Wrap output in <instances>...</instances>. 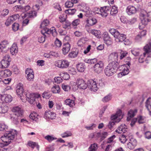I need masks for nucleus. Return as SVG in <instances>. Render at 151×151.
I'll use <instances>...</instances> for the list:
<instances>
[{
  "label": "nucleus",
  "instance_id": "20e7f679",
  "mask_svg": "<svg viewBox=\"0 0 151 151\" xmlns=\"http://www.w3.org/2000/svg\"><path fill=\"white\" fill-rule=\"evenodd\" d=\"M7 135H4L1 137V140L3 142L4 141H10L13 140L15 136L17 135V131L14 129H12L7 132Z\"/></svg>",
  "mask_w": 151,
  "mask_h": 151
},
{
  "label": "nucleus",
  "instance_id": "3c124183",
  "mask_svg": "<svg viewBox=\"0 0 151 151\" xmlns=\"http://www.w3.org/2000/svg\"><path fill=\"white\" fill-rule=\"evenodd\" d=\"M98 147L97 145L94 143L93 144H92L89 148V151H95Z\"/></svg>",
  "mask_w": 151,
  "mask_h": 151
},
{
  "label": "nucleus",
  "instance_id": "7ed1b4c3",
  "mask_svg": "<svg viewBox=\"0 0 151 151\" xmlns=\"http://www.w3.org/2000/svg\"><path fill=\"white\" fill-rule=\"evenodd\" d=\"M109 32L119 42H123L126 39V35L120 33L117 30L114 29H110L109 30Z\"/></svg>",
  "mask_w": 151,
  "mask_h": 151
},
{
  "label": "nucleus",
  "instance_id": "a878e982",
  "mask_svg": "<svg viewBox=\"0 0 151 151\" xmlns=\"http://www.w3.org/2000/svg\"><path fill=\"white\" fill-rule=\"evenodd\" d=\"M37 15L36 12L34 11H31L29 12H27L26 13L23 14L22 15V18L27 17L28 18H32L35 17Z\"/></svg>",
  "mask_w": 151,
  "mask_h": 151
},
{
  "label": "nucleus",
  "instance_id": "c85d7f7f",
  "mask_svg": "<svg viewBox=\"0 0 151 151\" xmlns=\"http://www.w3.org/2000/svg\"><path fill=\"white\" fill-rule=\"evenodd\" d=\"M18 47L17 45L13 44L10 48V52L12 55H15L18 52Z\"/></svg>",
  "mask_w": 151,
  "mask_h": 151
},
{
  "label": "nucleus",
  "instance_id": "0eeeda50",
  "mask_svg": "<svg viewBox=\"0 0 151 151\" xmlns=\"http://www.w3.org/2000/svg\"><path fill=\"white\" fill-rule=\"evenodd\" d=\"M25 95L27 100L31 104H34L35 99L40 96L38 93H32L28 91L26 92Z\"/></svg>",
  "mask_w": 151,
  "mask_h": 151
},
{
  "label": "nucleus",
  "instance_id": "5701e85b",
  "mask_svg": "<svg viewBox=\"0 0 151 151\" xmlns=\"http://www.w3.org/2000/svg\"><path fill=\"white\" fill-rule=\"evenodd\" d=\"M8 106L4 103H0V113L4 114L7 112Z\"/></svg>",
  "mask_w": 151,
  "mask_h": 151
},
{
  "label": "nucleus",
  "instance_id": "ea45409f",
  "mask_svg": "<svg viewBox=\"0 0 151 151\" xmlns=\"http://www.w3.org/2000/svg\"><path fill=\"white\" fill-rule=\"evenodd\" d=\"M84 61L88 63L92 64H96L97 63V60L96 58H93L91 59H86Z\"/></svg>",
  "mask_w": 151,
  "mask_h": 151
},
{
  "label": "nucleus",
  "instance_id": "cd10ccee",
  "mask_svg": "<svg viewBox=\"0 0 151 151\" xmlns=\"http://www.w3.org/2000/svg\"><path fill=\"white\" fill-rule=\"evenodd\" d=\"M145 106L149 111V114L151 116V98H149L146 101Z\"/></svg>",
  "mask_w": 151,
  "mask_h": 151
},
{
  "label": "nucleus",
  "instance_id": "c756f323",
  "mask_svg": "<svg viewBox=\"0 0 151 151\" xmlns=\"http://www.w3.org/2000/svg\"><path fill=\"white\" fill-rule=\"evenodd\" d=\"M146 31L145 30L142 31L139 34L137 35L135 38V40L136 41H140L142 38L146 35Z\"/></svg>",
  "mask_w": 151,
  "mask_h": 151
},
{
  "label": "nucleus",
  "instance_id": "f257e3e1",
  "mask_svg": "<svg viewBox=\"0 0 151 151\" xmlns=\"http://www.w3.org/2000/svg\"><path fill=\"white\" fill-rule=\"evenodd\" d=\"M117 62L112 61L108 64L104 70V73L107 76H112L116 71L118 67Z\"/></svg>",
  "mask_w": 151,
  "mask_h": 151
},
{
  "label": "nucleus",
  "instance_id": "58836bf2",
  "mask_svg": "<svg viewBox=\"0 0 151 151\" xmlns=\"http://www.w3.org/2000/svg\"><path fill=\"white\" fill-rule=\"evenodd\" d=\"M65 104L69 106H73L75 105L74 101L70 99H68L65 100Z\"/></svg>",
  "mask_w": 151,
  "mask_h": 151
},
{
  "label": "nucleus",
  "instance_id": "774afa93",
  "mask_svg": "<svg viewBox=\"0 0 151 151\" xmlns=\"http://www.w3.org/2000/svg\"><path fill=\"white\" fill-rule=\"evenodd\" d=\"M9 12V11L8 9H4L1 12V17H4L7 15Z\"/></svg>",
  "mask_w": 151,
  "mask_h": 151
},
{
  "label": "nucleus",
  "instance_id": "bb28decb",
  "mask_svg": "<svg viewBox=\"0 0 151 151\" xmlns=\"http://www.w3.org/2000/svg\"><path fill=\"white\" fill-rule=\"evenodd\" d=\"M56 116V114L52 112L48 111L45 113V117L48 119H53Z\"/></svg>",
  "mask_w": 151,
  "mask_h": 151
},
{
  "label": "nucleus",
  "instance_id": "8fccbe9b",
  "mask_svg": "<svg viewBox=\"0 0 151 151\" xmlns=\"http://www.w3.org/2000/svg\"><path fill=\"white\" fill-rule=\"evenodd\" d=\"M76 10L75 9H70L65 11L66 13L69 14L73 15L76 12Z\"/></svg>",
  "mask_w": 151,
  "mask_h": 151
},
{
  "label": "nucleus",
  "instance_id": "412c9836",
  "mask_svg": "<svg viewBox=\"0 0 151 151\" xmlns=\"http://www.w3.org/2000/svg\"><path fill=\"white\" fill-rule=\"evenodd\" d=\"M109 10V7L107 6H105L99 9L100 13V14L104 17H106L108 15V12Z\"/></svg>",
  "mask_w": 151,
  "mask_h": 151
},
{
  "label": "nucleus",
  "instance_id": "13d9d810",
  "mask_svg": "<svg viewBox=\"0 0 151 151\" xmlns=\"http://www.w3.org/2000/svg\"><path fill=\"white\" fill-rule=\"evenodd\" d=\"M45 138L48 141H52L57 139V138L52 136L48 135L45 137Z\"/></svg>",
  "mask_w": 151,
  "mask_h": 151
},
{
  "label": "nucleus",
  "instance_id": "aec40b11",
  "mask_svg": "<svg viewBox=\"0 0 151 151\" xmlns=\"http://www.w3.org/2000/svg\"><path fill=\"white\" fill-rule=\"evenodd\" d=\"M122 72L118 74L119 77H121L128 74L129 72V70L126 65H122Z\"/></svg>",
  "mask_w": 151,
  "mask_h": 151
},
{
  "label": "nucleus",
  "instance_id": "6ab92c4d",
  "mask_svg": "<svg viewBox=\"0 0 151 151\" xmlns=\"http://www.w3.org/2000/svg\"><path fill=\"white\" fill-rule=\"evenodd\" d=\"M70 47V45L69 43H66L64 44L62 49L63 54L64 55L67 54L69 51Z\"/></svg>",
  "mask_w": 151,
  "mask_h": 151
},
{
  "label": "nucleus",
  "instance_id": "680f3d73",
  "mask_svg": "<svg viewBox=\"0 0 151 151\" xmlns=\"http://www.w3.org/2000/svg\"><path fill=\"white\" fill-rule=\"evenodd\" d=\"M23 7L20 5L15 6L14 7V10L16 11L22 10Z\"/></svg>",
  "mask_w": 151,
  "mask_h": 151
},
{
  "label": "nucleus",
  "instance_id": "b1692460",
  "mask_svg": "<svg viewBox=\"0 0 151 151\" xmlns=\"http://www.w3.org/2000/svg\"><path fill=\"white\" fill-rule=\"evenodd\" d=\"M104 43L108 45L111 44L112 41L111 39L108 35L107 33H106L103 37Z\"/></svg>",
  "mask_w": 151,
  "mask_h": 151
},
{
  "label": "nucleus",
  "instance_id": "a18cd8bd",
  "mask_svg": "<svg viewBox=\"0 0 151 151\" xmlns=\"http://www.w3.org/2000/svg\"><path fill=\"white\" fill-rule=\"evenodd\" d=\"M28 145L33 148L35 147H36L39 150V146L35 142H28Z\"/></svg>",
  "mask_w": 151,
  "mask_h": 151
},
{
  "label": "nucleus",
  "instance_id": "5fc2aeb1",
  "mask_svg": "<svg viewBox=\"0 0 151 151\" xmlns=\"http://www.w3.org/2000/svg\"><path fill=\"white\" fill-rule=\"evenodd\" d=\"M19 24L16 23H14L12 26V29L14 31H17L19 29Z\"/></svg>",
  "mask_w": 151,
  "mask_h": 151
},
{
  "label": "nucleus",
  "instance_id": "a19ab883",
  "mask_svg": "<svg viewBox=\"0 0 151 151\" xmlns=\"http://www.w3.org/2000/svg\"><path fill=\"white\" fill-rule=\"evenodd\" d=\"M8 129V126L4 123H0V131H3L7 130Z\"/></svg>",
  "mask_w": 151,
  "mask_h": 151
},
{
  "label": "nucleus",
  "instance_id": "79ce46f5",
  "mask_svg": "<svg viewBox=\"0 0 151 151\" xmlns=\"http://www.w3.org/2000/svg\"><path fill=\"white\" fill-rule=\"evenodd\" d=\"M136 145V142H129L127 144V147L130 149H132L135 147Z\"/></svg>",
  "mask_w": 151,
  "mask_h": 151
},
{
  "label": "nucleus",
  "instance_id": "39448f33",
  "mask_svg": "<svg viewBox=\"0 0 151 151\" xmlns=\"http://www.w3.org/2000/svg\"><path fill=\"white\" fill-rule=\"evenodd\" d=\"M139 16L141 22L144 25H147L150 21L148 13L145 10H141Z\"/></svg>",
  "mask_w": 151,
  "mask_h": 151
},
{
  "label": "nucleus",
  "instance_id": "de8ad7c7",
  "mask_svg": "<svg viewBox=\"0 0 151 151\" xmlns=\"http://www.w3.org/2000/svg\"><path fill=\"white\" fill-rule=\"evenodd\" d=\"M29 116L32 119L36 121L37 119V114L35 112H32L31 114Z\"/></svg>",
  "mask_w": 151,
  "mask_h": 151
},
{
  "label": "nucleus",
  "instance_id": "f704fd0d",
  "mask_svg": "<svg viewBox=\"0 0 151 151\" xmlns=\"http://www.w3.org/2000/svg\"><path fill=\"white\" fill-rule=\"evenodd\" d=\"M49 24V21L47 19H45L41 23L40 27L41 28L44 29L45 27L48 26Z\"/></svg>",
  "mask_w": 151,
  "mask_h": 151
},
{
  "label": "nucleus",
  "instance_id": "f03ea898",
  "mask_svg": "<svg viewBox=\"0 0 151 151\" xmlns=\"http://www.w3.org/2000/svg\"><path fill=\"white\" fill-rule=\"evenodd\" d=\"M12 111L14 114L11 115V119L14 123H17L18 122V118L23 115V110L20 107L15 106L12 108Z\"/></svg>",
  "mask_w": 151,
  "mask_h": 151
},
{
  "label": "nucleus",
  "instance_id": "4c0bfd02",
  "mask_svg": "<svg viewBox=\"0 0 151 151\" xmlns=\"http://www.w3.org/2000/svg\"><path fill=\"white\" fill-rule=\"evenodd\" d=\"M91 33L98 38L101 37V32L100 31L96 30H92L91 31Z\"/></svg>",
  "mask_w": 151,
  "mask_h": 151
},
{
  "label": "nucleus",
  "instance_id": "72a5a7b5",
  "mask_svg": "<svg viewBox=\"0 0 151 151\" xmlns=\"http://www.w3.org/2000/svg\"><path fill=\"white\" fill-rule=\"evenodd\" d=\"M52 92L54 93H59L60 92V87L58 86H54L51 88Z\"/></svg>",
  "mask_w": 151,
  "mask_h": 151
},
{
  "label": "nucleus",
  "instance_id": "c03bdc74",
  "mask_svg": "<svg viewBox=\"0 0 151 151\" xmlns=\"http://www.w3.org/2000/svg\"><path fill=\"white\" fill-rule=\"evenodd\" d=\"M143 50L144 51L143 53H145V54H147V55L151 50V48L149 47L148 45L146 44L144 47Z\"/></svg>",
  "mask_w": 151,
  "mask_h": 151
},
{
  "label": "nucleus",
  "instance_id": "603ef678",
  "mask_svg": "<svg viewBox=\"0 0 151 151\" xmlns=\"http://www.w3.org/2000/svg\"><path fill=\"white\" fill-rule=\"evenodd\" d=\"M55 46L58 47H60L62 44L61 42L58 38H56L55 42Z\"/></svg>",
  "mask_w": 151,
  "mask_h": 151
},
{
  "label": "nucleus",
  "instance_id": "49530a36",
  "mask_svg": "<svg viewBox=\"0 0 151 151\" xmlns=\"http://www.w3.org/2000/svg\"><path fill=\"white\" fill-rule=\"evenodd\" d=\"M60 75L65 80H68L70 78L69 75L67 73L62 72L60 74Z\"/></svg>",
  "mask_w": 151,
  "mask_h": 151
},
{
  "label": "nucleus",
  "instance_id": "4d7b16f0",
  "mask_svg": "<svg viewBox=\"0 0 151 151\" xmlns=\"http://www.w3.org/2000/svg\"><path fill=\"white\" fill-rule=\"evenodd\" d=\"M12 19L10 17L8 18L5 23V24L6 26H8L13 22V21Z\"/></svg>",
  "mask_w": 151,
  "mask_h": 151
},
{
  "label": "nucleus",
  "instance_id": "9b49d317",
  "mask_svg": "<svg viewBox=\"0 0 151 151\" xmlns=\"http://www.w3.org/2000/svg\"><path fill=\"white\" fill-rule=\"evenodd\" d=\"M104 68V63L101 61H99L93 67L94 71L98 73H100Z\"/></svg>",
  "mask_w": 151,
  "mask_h": 151
},
{
  "label": "nucleus",
  "instance_id": "e433bc0d",
  "mask_svg": "<svg viewBox=\"0 0 151 151\" xmlns=\"http://www.w3.org/2000/svg\"><path fill=\"white\" fill-rule=\"evenodd\" d=\"M118 12L117 7L115 6H113L110 11V14L112 16H114Z\"/></svg>",
  "mask_w": 151,
  "mask_h": 151
},
{
  "label": "nucleus",
  "instance_id": "0e129e2a",
  "mask_svg": "<svg viewBox=\"0 0 151 151\" xmlns=\"http://www.w3.org/2000/svg\"><path fill=\"white\" fill-rule=\"evenodd\" d=\"M73 4L72 2L67 1L65 3V6L67 8H70L73 6Z\"/></svg>",
  "mask_w": 151,
  "mask_h": 151
},
{
  "label": "nucleus",
  "instance_id": "393cba45",
  "mask_svg": "<svg viewBox=\"0 0 151 151\" xmlns=\"http://www.w3.org/2000/svg\"><path fill=\"white\" fill-rule=\"evenodd\" d=\"M127 126L124 124L119 126L116 131L119 133H121L122 132L125 133L127 131Z\"/></svg>",
  "mask_w": 151,
  "mask_h": 151
},
{
  "label": "nucleus",
  "instance_id": "338daca9",
  "mask_svg": "<svg viewBox=\"0 0 151 151\" xmlns=\"http://www.w3.org/2000/svg\"><path fill=\"white\" fill-rule=\"evenodd\" d=\"M80 20L79 19H77L74 20L72 22V24L73 26H76L80 24Z\"/></svg>",
  "mask_w": 151,
  "mask_h": 151
},
{
  "label": "nucleus",
  "instance_id": "f3484780",
  "mask_svg": "<svg viewBox=\"0 0 151 151\" xmlns=\"http://www.w3.org/2000/svg\"><path fill=\"white\" fill-rule=\"evenodd\" d=\"M86 27L91 26L97 23V20L94 18L89 17L86 20Z\"/></svg>",
  "mask_w": 151,
  "mask_h": 151
},
{
  "label": "nucleus",
  "instance_id": "2f4dec72",
  "mask_svg": "<svg viewBox=\"0 0 151 151\" xmlns=\"http://www.w3.org/2000/svg\"><path fill=\"white\" fill-rule=\"evenodd\" d=\"M137 121L139 124L144 123L146 122V118L145 116L141 115H139L136 118Z\"/></svg>",
  "mask_w": 151,
  "mask_h": 151
},
{
  "label": "nucleus",
  "instance_id": "c9c22d12",
  "mask_svg": "<svg viewBox=\"0 0 151 151\" xmlns=\"http://www.w3.org/2000/svg\"><path fill=\"white\" fill-rule=\"evenodd\" d=\"M78 53V50L76 49L75 51H73L70 52L68 56L70 58H74L76 57Z\"/></svg>",
  "mask_w": 151,
  "mask_h": 151
},
{
  "label": "nucleus",
  "instance_id": "bf43d9fd",
  "mask_svg": "<svg viewBox=\"0 0 151 151\" xmlns=\"http://www.w3.org/2000/svg\"><path fill=\"white\" fill-rule=\"evenodd\" d=\"M59 21L60 22H63L65 21L66 19L65 15V14H62L59 17Z\"/></svg>",
  "mask_w": 151,
  "mask_h": 151
},
{
  "label": "nucleus",
  "instance_id": "ddd939ff",
  "mask_svg": "<svg viewBox=\"0 0 151 151\" xmlns=\"http://www.w3.org/2000/svg\"><path fill=\"white\" fill-rule=\"evenodd\" d=\"M122 117L123 115L120 110H119L115 115L111 116L112 119L115 120V121L116 122H119Z\"/></svg>",
  "mask_w": 151,
  "mask_h": 151
},
{
  "label": "nucleus",
  "instance_id": "dca6fc26",
  "mask_svg": "<svg viewBox=\"0 0 151 151\" xmlns=\"http://www.w3.org/2000/svg\"><path fill=\"white\" fill-rule=\"evenodd\" d=\"M137 11V9L135 6L132 5L128 6L126 9V12L129 15L135 14Z\"/></svg>",
  "mask_w": 151,
  "mask_h": 151
},
{
  "label": "nucleus",
  "instance_id": "864d4df0",
  "mask_svg": "<svg viewBox=\"0 0 151 151\" xmlns=\"http://www.w3.org/2000/svg\"><path fill=\"white\" fill-rule=\"evenodd\" d=\"M146 55L145 53H143L142 55H140L139 59V63H142L145 61Z\"/></svg>",
  "mask_w": 151,
  "mask_h": 151
},
{
  "label": "nucleus",
  "instance_id": "1a4fd4ad",
  "mask_svg": "<svg viewBox=\"0 0 151 151\" xmlns=\"http://www.w3.org/2000/svg\"><path fill=\"white\" fill-rule=\"evenodd\" d=\"M24 89L23 88V84L21 83H19L17 87L16 92L17 94L20 96L21 97V99L22 100V102H25V99L24 97H23L22 96L24 92Z\"/></svg>",
  "mask_w": 151,
  "mask_h": 151
},
{
  "label": "nucleus",
  "instance_id": "6e6552de",
  "mask_svg": "<svg viewBox=\"0 0 151 151\" xmlns=\"http://www.w3.org/2000/svg\"><path fill=\"white\" fill-rule=\"evenodd\" d=\"M55 66L59 68H65L68 67L69 65V62L65 60H58L55 62Z\"/></svg>",
  "mask_w": 151,
  "mask_h": 151
},
{
  "label": "nucleus",
  "instance_id": "2eb2a0df",
  "mask_svg": "<svg viewBox=\"0 0 151 151\" xmlns=\"http://www.w3.org/2000/svg\"><path fill=\"white\" fill-rule=\"evenodd\" d=\"M88 86L89 88L92 91H96L98 90L96 83L94 80L91 79L89 81Z\"/></svg>",
  "mask_w": 151,
  "mask_h": 151
},
{
  "label": "nucleus",
  "instance_id": "473e14b6",
  "mask_svg": "<svg viewBox=\"0 0 151 151\" xmlns=\"http://www.w3.org/2000/svg\"><path fill=\"white\" fill-rule=\"evenodd\" d=\"M137 112V109L130 110L128 113V115L130 118L133 117L135 116Z\"/></svg>",
  "mask_w": 151,
  "mask_h": 151
},
{
  "label": "nucleus",
  "instance_id": "37998d69",
  "mask_svg": "<svg viewBox=\"0 0 151 151\" xmlns=\"http://www.w3.org/2000/svg\"><path fill=\"white\" fill-rule=\"evenodd\" d=\"M77 68L78 71L82 72L84 71L85 68L82 64L80 63L77 65Z\"/></svg>",
  "mask_w": 151,
  "mask_h": 151
},
{
  "label": "nucleus",
  "instance_id": "052dcab7",
  "mask_svg": "<svg viewBox=\"0 0 151 151\" xmlns=\"http://www.w3.org/2000/svg\"><path fill=\"white\" fill-rule=\"evenodd\" d=\"M51 95L48 92H45L42 94V97L46 99H48L50 97Z\"/></svg>",
  "mask_w": 151,
  "mask_h": 151
},
{
  "label": "nucleus",
  "instance_id": "a211bd4d",
  "mask_svg": "<svg viewBox=\"0 0 151 151\" xmlns=\"http://www.w3.org/2000/svg\"><path fill=\"white\" fill-rule=\"evenodd\" d=\"M12 74V71L8 69L0 71V77L2 78L9 77Z\"/></svg>",
  "mask_w": 151,
  "mask_h": 151
},
{
  "label": "nucleus",
  "instance_id": "69168bd1",
  "mask_svg": "<svg viewBox=\"0 0 151 151\" xmlns=\"http://www.w3.org/2000/svg\"><path fill=\"white\" fill-rule=\"evenodd\" d=\"M70 25V24L69 22L66 21L63 24V27L64 28L66 29L69 27Z\"/></svg>",
  "mask_w": 151,
  "mask_h": 151
},
{
  "label": "nucleus",
  "instance_id": "6e6d98bb",
  "mask_svg": "<svg viewBox=\"0 0 151 151\" xmlns=\"http://www.w3.org/2000/svg\"><path fill=\"white\" fill-rule=\"evenodd\" d=\"M127 52L121 50L120 52V59L121 60L122 59L124 58L126 56L127 54Z\"/></svg>",
  "mask_w": 151,
  "mask_h": 151
},
{
  "label": "nucleus",
  "instance_id": "9d476101",
  "mask_svg": "<svg viewBox=\"0 0 151 151\" xmlns=\"http://www.w3.org/2000/svg\"><path fill=\"white\" fill-rule=\"evenodd\" d=\"M76 84L78 88L81 89H86L87 86L86 82L82 79H77L76 81Z\"/></svg>",
  "mask_w": 151,
  "mask_h": 151
},
{
  "label": "nucleus",
  "instance_id": "09e8293b",
  "mask_svg": "<svg viewBox=\"0 0 151 151\" xmlns=\"http://www.w3.org/2000/svg\"><path fill=\"white\" fill-rule=\"evenodd\" d=\"M86 9H84L83 10V11L86 13V16L87 17H88L91 15V12L89 8L88 7H85Z\"/></svg>",
  "mask_w": 151,
  "mask_h": 151
},
{
  "label": "nucleus",
  "instance_id": "423d86ee",
  "mask_svg": "<svg viewBox=\"0 0 151 151\" xmlns=\"http://www.w3.org/2000/svg\"><path fill=\"white\" fill-rule=\"evenodd\" d=\"M11 60V58L9 55H5L0 62V68L3 69L8 68L10 65Z\"/></svg>",
  "mask_w": 151,
  "mask_h": 151
},
{
  "label": "nucleus",
  "instance_id": "7c9ffc66",
  "mask_svg": "<svg viewBox=\"0 0 151 151\" xmlns=\"http://www.w3.org/2000/svg\"><path fill=\"white\" fill-rule=\"evenodd\" d=\"M9 44L8 41L4 40L2 41L0 44V49L1 51H3L4 50L6 49Z\"/></svg>",
  "mask_w": 151,
  "mask_h": 151
},
{
  "label": "nucleus",
  "instance_id": "f8f14e48",
  "mask_svg": "<svg viewBox=\"0 0 151 151\" xmlns=\"http://www.w3.org/2000/svg\"><path fill=\"white\" fill-rule=\"evenodd\" d=\"M0 99L2 101L6 103H9L12 101V97L10 95L0 94Z\"/></svg>",
  "mask_w": 151,
  "mask_h": 151
},
{
  "label": "nucleus",
  "instance_id": "4be33fe9",
  "mask_svg": "<svg viewBox=\"0 0 151 151\" xmlns=\"http://www.w3.org/2000/svg\"><path fill=\"white\" fill-rule=\"evenodd\" d=\"M118 58V53L113 52L111 53L109 56L108 59L109 61L116 62Z\"/></svg>",
  "mask_w": 151,
  "mask_h": 151
},
{
  "label": "nucleus",
  "instance_id": "e2e57ef3",
  "mask_svg": "<svg viewBox=\"0 0 151 151\" xmlns=\"http://www.w3.org/2000/svg\"><path fill=\"white\" fill-rule=\"evenodd\" d=\"M62 88L65 91H68L70 89V87L68 85H66L64 84L62 85Z\"/></svg>",
  "mask_w": 151,
  "mask_h": 151
},
{
  "label": "nucleus",
  "instance_id": "4468645a",
  "mask_svg": "<svg viewBox=\"0 0 151 151\" xmlns=\"http://www.w3.org/2000/svg\"><path fill=\"white\" fill-rule=\"evenodd\" d=\"M25 73L27 75V80L29 81H33L34 78V74L32 70L27 68L25 71Z\"/></svg>",
  "mask_w": 151,
  "mask_h": 151
}]
</instances>
